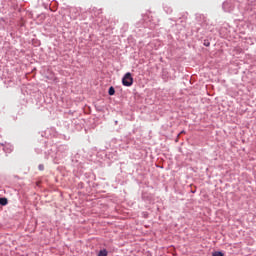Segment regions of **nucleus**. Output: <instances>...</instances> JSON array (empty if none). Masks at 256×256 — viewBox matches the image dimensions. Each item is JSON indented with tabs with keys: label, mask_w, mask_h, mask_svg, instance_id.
<instances>
[{
	"label": "nucleus",
	"mask_w": 256,
	"mask_h": 256,
	"mask_svg": "<svg viewBox=\"0 0 256 256\" xmlns=\"http://www.w3.org/2000/svg\"><path fill=\"white\" fill-rule=\"evenodd\" d=\"M7 198H0V205H7Z\"/></svg>",
	"instance_id": "3"
},
{
	"label": "nucleus",
	"mask_w": 256,
	"mask_h": 256,
	"mask_svg": "<svg viewBox=\"0 0 256 256\" xmlns=\"http://www.w3.org/2000/svg\"><path fill=\"white\" fill-rule=\"evenodd\" d=\"M108 94L109 95H115V88L113 86H111L108 90Z\"/></svg>",
	"instance_id": "2"
},
{
	"label": "nucleus",
	"mask_w": 256,
	"mask_h": 256,
	"mask_svg": "<svg viewBox=\"0 0 256 256\" xmlns=\"http://www.w3.org/2000/svg\"><path fill=\"white\" fill-rule=\"evenodd\" d=\"M122 84L124 87H131L133 85V76L131 75V72H127L124 77L122 78Z\"/></svg>",
	"instance_id": "1"
},
{
	"label": "nucleus",
	"mask_w": 256,
	"mask_h": 256,
	"mask_svg": "<svg viewBox=\"0 0 256 256\" xmlns=\"http://www.w3.org/2000/svg\"><path fill=\"white\" fill-rule=\"evenodd\" d=\"M38 169H39V171H43V170L45 169V166H43V164H40V165L38 166Z\"/></svg>",
	"instance_id": "6"
},
{
	"label": "nucleus",
	"mask_w": 256,
	"mask_h": 256,
	"mask_svg": "<svg viewBox=\"0 0 256 256\" xmlns=\"http://www.w3.org/2000/svg\"><path fill=\"white\" fill-rule=\"evenodd\" d=\"M98 256H107V250H100Z\"/></svg>",
	"instance_id": "4"
},
{
	"label": "nucleus",
	"mask_w": 256,
	"mask_h": 256,
	"mask_svg": "<svg viewBox=\"0 0 256 256\" xmlns=\"http://www.w3.org/2000/svg\"><path fill=\"white\" fill-rule=\"evenodd\" d=\"M183 133H185V132H184V131H182V132L180 133V135H181V134H183Z\"/></svg>",
	"instance_id": "7"
},
{
	"label": "nucleus",
	"mask_w": 256,
	"mask_h": 256,
	"mask_svg": "<svg viewBox=\"0 0 256 256\" xmlns=\"http://www.w3.org/2000/svg\"><path fill=\"white\" fill-rule=\"evenodd\" d=\"M212 256H224L221 252H214Z\"/></svg>",
	"instance_id": "5"
}]
</instances>
